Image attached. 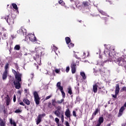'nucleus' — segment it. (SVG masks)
I'll return each mask as SVG.
<instances>
[{"label": "nucleus", "instance_id": "79ce46f5", "mask_svg": "<svg viewBox=\"0 0 126 126\" xmlns=\"http://www.w3.org/2000/svg\"><path fill=\"white\" fill-rule=\"evenodd\" d=\"M21 112H22V111L21 110H20V109H16L15 111V113H21Z\"/></svg>", "mask_w": 126, "mask_h": 126}, {"label": "nucleus", "instance_id": "bf43d9fd", "mask_svg": "<svg viewBox=\"0 0 126 126\" xmlns=\"http://www.w3.org/2000/svg\"><path fill=\"white\" fill-rule=\"evenodd\" d=\"M65 126H69V123H68V122H65Z\"/></svg>", "mask_w": 126, "mask_h": 126}, {"label": "nucleus", "instance_id": "de8ad7c7", "mask_svg": "<svg viewBox=\"0 0 126 126\" xmlns=\"http://www.w3.org/2000/svg\"><path fill=\"white\" fill-rule=\"evenodd\" d=\"M66 72H68L69 71V66H67L65 70Z\"/></svg>", "mask_w": 126, "mask_h": 126}, {"label": "nucleus", "instance_id": "5701e85b", "mask_svg": "<svg viewBox=\"0 0 126 126\" xmlns=\"http://www.w3.org/2000/svg\"><path fill=\"white\" fill-rule=\"evenodd\" d=\"M0 126H5V122L2 120L1 118H0Z\"/></svg>", "mask_w": 126, "mask_h": 126}, {"label": "nucleus", "instance_id": "7ed1b4c3", "mask_svg": "<svg viewBox=\"0 0 126 126\" xmlns=\"http://www.w3.org/2000/svg\"><path fill=\"white\" fill-rule=\"evenodd\" d=\"M28 39L33 43H34V42L37 41V38H36V36H35V34L34 33H29L26 34V36H25V41H28Z\"/></svg>", "mask_w": 126, "mask_h": 126}, {"label": "nucleus", "instance_id": "58836bf2", "mask_svg": "<svg viewBox=\"0 0 126 126\" xmlns=\"http://www.w3.org/2000/svg\"><path fill=\"white\" fill-rule=\"evenodd\" d=\"M121 92H124V91H125L126 92V87H123L121 90Z\"/></svg>", "mask_w": 126, "mask_h": 126}, {"label": "nucleus", "instance_id": "774afa93", "mask_svg": "<svg viewBox=\"0 0 126 126\" xmlns=\"http://www.w3.org/2000/svg\"><path fill=\"white\" fill-rule=\"evenodd\" d=\"M107 126H111V124H108Z\"/></svg>", "mask_w": 126, "mask_h": 126}, {"label": "nucleus", "instance_id": "3c124183", "mask_svg": "<svg viewBox=\"0 0 126 126\" xmlns=\"http://www.w3.org/2000/svg\"><path fill=\"white\" fill-rule=\"evenodd\" d=\"M118 94H116V93H115V95L112 94V97H113V98H117V96H118Z\"/></svg>", "mask_w": 126, "mask_h": 126}, {"label": "nucleus", "instance_id": "09e8293b", "mask_svg": "<svg viewBox=\"0 0 126 126\" xmlns=\"http://www.w3.org/2000/svg\"><path fill=\"white\" fill-rule=\"evenodd\" d=\"M60 71H61V70H60V69H55V72L56 73H59V72H60Z\"/></svg>", "mask_w": 126, "mask_h": 126}, {"label": "nucleus", "instance_id": "49530a36", "mask_svg": "<svg viewBox=\"0 0 126 126\" xmlns=\"http://www.w3.org/2000/svg\"><path fill=\"white\" fill-rule=\"evenodd\" d=\"M52 97V94L47 96L46 98H45V100H49V99H50V98H51Z\"/></svg>", "mask_w": 126, "mask_h": 126}, {"label": "nucleus", "instance_id": "603ef678", "mask_svg": "<svg viewBox=\"0 0 126 126\" xmlns=\"http://www.w3.org/2000/svg\"><path fill=\"white\" fill-rule=\"evenodd\" d=\"M21 93L22 92L20 91H18L17 92V94L19 95V96H21Z\"/></svg>", "mask_w": 126, "mask_h": 126}, {"label": "nucleus", "instance_id": "9d476101", "mask_svg": "<svg viewBox=\"0 0 126 126\" xmlns=\"http://www.w3.org/2000/svg\"><path fill=\"white\" fill-rule=\"evenodd\" d=\"M9 25H12L14 23V20L11 16H8L5 18Z\"/></svg>", "mask_w": 126, "mask_h": 126}, {"label": "nucleus", "instance_id": "c9c22d12", "mask_svg": "<svg viewBox=\"0 0 126 126\" xmlns=\"http://www.w3.org/2000/svg\"><path fill=\"white\" fill-rule=\"evenodd\" d=\"M60 118H61V121L62 123H63V122L64 121V117L63 116V114H61V117L60 116Z\"/></svg>", "mask_w": 126, "mask_h": 126}, {"label": "nucleus", "instance_id": "c756f323", "mask_svg": "<svg viewBox=\"0 0 126 126\" xmlns=\"http://www.w3.org/2000/svg\"><path fill=\"white\" fill-rule=\"evenodd\" d=\"M57 104V101H56V99H52V106H56Z\"/></svg>", "mask_w": 126, "mask_h": 126}, {"label": "nucleus", "instance_id": "5fc2aeb1", "mask_svg": "<svg viewBox=\"0 0 126 126\" xmlns=\"http://www.w3.org/2000/svg\"><path fill=\"white\" fill-rule=\"evenodd\" d=\"M48 107H49V108H52V103L51 102L48 103Z\"/></svg>", "mask_w": 126, "mask_h": 126}, {"label": "nucleus", "instance_id": "052dcab7", "mask_svg": "<svg viewBox=\"0 0 126 126\" xmlns=\"http://www.w3.org/2000/svg\"><path fill=\"white\" fill-rule=\"evenodd\" d=\"M20 105H21L22 106H24V103L21 102H20Z\"/></svg>", "mask_w": 126, "mask_h": 126}, {"label": "nucleus", "instance_id": "4468645a", "mask_svg": "<svg viewBox=\"0 0 126 126\" xmlns=\"http://www.w3.org/2000/svg\"><path fill=\"white\" fill-rule=\"evenodd\" d=\"M126 110V108L124 106L121 107V108L119 110V112L118 114V117H122L123 116V114L124 113V111Z\"/></svg>", "mask_w": 126, "mask_h": 126}, {"label": "nucleus", "instance_id": "a211bd4d", "mask_svg": "<svg viewBox=\"0 0 126 126\" xmlns=\"http://www.w3.org/2000/svg\"><path fill=\"white\" fill-rule=\"evenodd\" d=\"M65 115L67 118H70V111H69V109H66V111L65 112Z\"/></svg>", "mask_w": 126, "mask_h": 126}, {"label": "nucleus", "instance_id": "a878e982", "mask_svg": "<svg viewBox=\"0 0 126 126\" xmlns=\"http://www.w3.org/2000/svg\"><path fill=\"white\" fill-rule=\"evenodd\" d=\"M12 6L14 9L18 11V7H17V5L16 3H12Z\"/></svg>", "mask_w": 126, "mask_h": 126}, {"label": "nucleus", "instance_id": "e2e57ef3", "mask_svg": "<svg viewBox=\"0 0 126 126\" xmlns=\"http://www.w3.org/2000/svg\"><path fill=\"white\" fill-rule=\"evenodd\" d=\"M46 74H48V75H52L49 72L47 71L46 73H45Z\"/></svg>", "mask_w": 126, "mask_h": 126}, {"label": "nucleus", "instance_id": "7c9ffc66", "mask_svg": "<svg viewBox=\"0 0 126 126\" xmlns=\"http://www.w3.org/2000/svg\"><path fill=\"white\" fill-rule=\"evenodd\" d=\"M59 3L60 4H61L62 6H63L64 5V4H65L64 2H63V0H60L59 1Z\"/></svg>", "mask_w": 126, "mask_h": 126}, {"label": "nucleus", "instance_id": "393cba45", "mask_svg": "<svg viewBox=\"0 0 126 126\" xmlns=\"http://www.w3.org/2000/svg\"><path fill=\"white\" fill-rule=\"evenodd\" d=\"M98 10L99 12L102 14V15H104L105 16H107V15H108V14H107V13H106V12H104L103 10L101 9H98Z\"/></svg>", "mask_w": 126, "mask_h": 126}, {"label": "nucleus", "instance_id": "b1692460", "mask_svg": "<svg viewBox=\"0 0 126 126\" xmlns=\"http://www.w3.org/2000/svg\"><path fill=\"white\" fill-rule=\"evenodd\" d=\"M57 87H58V89H59L60 90H62V89H63V87L61 86V82H59L57 84Z\"/></svg>", "mask_w": 126, "mask_h": 126}, {"label": "nucleus", "instance_id": "f704fd0d", "mask_svg": "<svg viewBox=\"0 0 126 126\" xmlns=\"http://www.w3.org/2000/svg\"><path fill=\"white\" fill-rule=\"evenodd\" d=\"M60 91L62 94L63 98H65V93H64V92H63V89L60 90Z\"/></svg>", "mask_w": 126, "mask_h": 126}, {"label": "nucleus", "instance_id": "69168bd1", "mask_svg": "<svg viewBox=\"0 0 126 126\" xmlns=\"http://www.w3.org/2000/svg\"><path fill=\"white\" fill-rule=\"evenodd\" d=\"M58 126H63V125L58 123Z\"/></svg>", "mask_w": 126, "mask_h": 126}, {"label": "nucleus", "instance_id": "338daca9", "mask_svg": "<svg viewBox=\"0 0 126 126\" xmlns=\"http://www.w3.org/2000/svg\"><path fill=\"white\" fill-rule=\"evenodd\" d=\"M122 126H126V124H123V125H122Z\"/></svg>", "mask_w": 126, "mask_h": 126}, {"label": "nucleus", "instance_id": "cd10ccee", "mask_svg": "<svg viewBox=\"0 0 126 126\" xmlns=\"http://www.w3.org/2000/svg\"><path fill=\"white\" fill-rule=\"evenodd\" d=\"M10 124H11L13 126H16V123L15 122L13 121L12 119H10Z\"/></svg>", "mask_w": 126, "mask_h": 126}, {"label": "nucleus", "instance_id": "f3484780", "mask_svg": "<svg viewBox=\"0 0 126 126\" xmlns=\"http://www.w3.org/2000/svg\"><path fill=\"white\" fill-rule=\"evenodd\" d=\"M7 72H8V70H5L2 75V80H4V79H6V77H7Z\"/></svg>", "mask_w": 126, "mask_h": 126}, {"label": "nucleus", "instance_id": "2f4dec72", "mask_svg": "<svg viewBox=\"0 0 126 126\" xmlns=\"http://www.w3.org/2000/svg\"><path fill=\"white\" fill-rule=\"evenodd\" d=\"M51 48L52 51H54V52H56V51L58 50L57 47L54 45L51 47Z\"/></svg>", "mask_w": 126, "mask_h": 126}, {"label": "nucleus", "instance_id": "1a4fd4ad", "mask_svg": "<svg viewBox=\"0 0 126 126\" xmlns=\"http://www.w3.org/2000/svg\"><path fill=\"white\" fill-rule=\"evenodd\" d=\"M65 42L66 44L67 45L68 48L70 49V48H73L74 47V44L70 42V38L68 37H66L65 38Z\"/></svg>", "mask_w": 126, "mask_h": 126}, {"label": "nucleus", "instance_id": "20e7f679", "mask_svg": "<svg viewBox=\"0 0 126 126\" xmlns=\"http://www.w3.org/2000/svg\"><path fill=\"white\" fill-rule=\"evenodd\" d=\"M5 31H6V30L0 27V37H1L3 40L7 39V32Z\"/></svg>", "mask_w": 126, "mask_h": 126}, {"label": "nucleus", "instance_id": "c03bdc74", "mask_svg": "<svg viewBox=\"0 0 126 126\" xmlns=\"http://www.w3.org/2000/svg\"><path fill=\"white\" fill-rule=\"evenodd\" d=\"M55 122H56V124H58L60 122V119H59V118H56Z\"/></svg>", "mask_w": 126, "mask_h": 126}, {"label": "nucleus", "instance_id": "680f3d73", "mask_svg": "<svg viewBox=\"0 0 126 126\" xmlns=\"http://www.w3.org/2000/svg\"><path fill=\"white\" fill-rule=\"evenodd\" d=\"M94 117H95V116L93 115L92 118H91V121L94 119Z\"/></svg>", "mask_w": 126, "mask_h": 126}, {"label": "nucleus", "instance_id": "72a5a7b5", "mask_svg": "<svg viewBox=\"0 0 126 126\" xmlns=\"http://www.w3.org/2000/svg\"><path fill=\"white\" fill-rule=\"evenodd\" d=\"M98 112H99V109L98 108L95 109V111L93 114V116H96V115L98 114Z\"/></svg>", "mask_w": 126, "mask_h": 126}, {"label": "nucleus", "instance_id": "4c0bfd02", "mask_svg": "<svg viewBox=\"0 0 126 126\" xmlns=\"http://www.w3.org/2000/svg\"><path fill=\"white\" fill-rule=\"evenodd\" d=\"M68 93L70 94V95H71L72 94V91H71V88H68Z\"/></svg>", "mask_w": 126, "mask_h": 126}, {"label": "nucleus", "instance_id": "473e14b6", "mask_svg": "<svg viewBox=\"0 0 126 126\" xmlns=\"http://www.w3.org/2000/svg\"><path fill=\"white\" fill-rule=\"evenodd\" d=\"M20 49V46L19 45H16L14 47V50L16 51H19Z\"/></svg>", "mask_w": 126, "mask_h": 126}, {"label": "nucleus", "instance_id": "39448f33", "mask_svg": "<svg viewBox=\"0 0 126 126\" xmlns=\"http://www.w3.org/2000/svg\"><path fill=\"white\" fill-rule=\"evenodd\" d=\"M76 7H77L80 10L81 9H89V3L87 1H84L83 2L82 6L80 5H76Z\"/></svg>", "mask_w": 126, "mask_h": 126}, {"label": "nucleus", "instance_id": "412c9836", "mask_svg": "<svg viewBox=\"0 0 126 126\" xmlns=\"http://www.w3.org/2000/svg\"><path fill=\"white\" fill-rule=\"evenodd\" d=\"M88 56H89V52L88 51L87 52H84L83 59H86Z\"/></svg>", "mask_w": 126, "mask_h": 126}, {"label": "nucleus", "instance_id": "37998d69", "mask_svg": "<svg viewBox=\"0 0 126 126\" xmlns=\"http://www.w3.org/2000/svg\"><path fill=\"white\" fill-rule=\"evenodd\" d=\"M56 111H59L61 112L62 111V107L60 106H58Z\"/></svg>", "mask_w": 126, "mask_h": 126}, {"label": "nucleus", "instance_id": "bb28decb", "mask_svg": "<svg viewBox=\"0 0 126 126\" xmlns=\"http://www.w3.org/2000/svg\"><path fill=\"white\" fill-rule=\"evenodd\" d=\"M23 102H24V103H25V104H26L27 105L30 104V101H29V100H28L26 98L24 99Z\"/></svg>", "mask_w": 126, "mask_h": 126}, {"label": "nucleus", "instance_id": "ddd939ff", "mask_svg": "<svg viewBox=\"0 0 126 126\" xmlns=\"http://www.w3.org/2000/svg\"><path fill=\"white\" fill-rule=\"evenodd\" d=\"M75 66H76V64L75 63H72L71 64V71L72 73H75V71H76V69L75 68Z\"/></svg>", "mask_w": 126, "mask_h": 126}, {"label": "nucleus", "instance_id": "c85d7f7f", "mask_svg": "<svg viewBox=\"0 0 126 126\" xmlns=\"http://www.w3.org/2000/svg\"><path fill=\"white\" fill-rule=\"evenodd\" d=\"M41 120H42V118H41V117L38 116L37 119L36 121V125H39V124H40V123H41Z\"/></svg>", "mask_w": 126, "mask_h": 126}, {"label": "nucleus", "instance_id": "dca6fc26", "mask_svg": "<svg viewBox=\"0 0 126 126\" xmlns=\"http://www.w3.org/2000/svg\"><path fill=\"white\" fill-rule=\"evenodd\" d=\"M120 93V85L119 84H116L115 87V93L116 94H119Z\"/></svg>", "mask_w": 126, "mask_h": 126}, {"label": "nucleus", "instance_id": "f257e3e1", "mask_svg": "<svg viewBox=\"0 0 126 126\" xmlns=\"http://www.w3.org/2000/svg\"><path fill=\"white\" fill-rule=\"evenodd\" d=\"M105 47L104 54V57L107 58L108 62H115L119 65H123L126 64V60L124 59V56L122 57H119V54L116 53L115 52V46L111 45H104Z\"/></svg>", "mask_w": 126, "mask_h": 126}, {"label": "nucleus", "instance_id": "aec40b11", "mask_svg": "<svg viewBox=\"0 0 126 126\" xmlns=\"http://www.w3.org/2000/svg\"><path fill=\"white\" fill-rule=\"evenodd\" d=\"M54 114L58 118H61V111L59 110H56L54 112Z\"/></svg>", "mask_w": 126, "mask_h": 126}, {"label": "nucleus", "instance_id": "e433bc0d", "mask_svg": "<svg viewBox=\"0 0 126 126\" xmlns=\"http://www.w3.org/2000/svg\"><path fill=\"white\" fill-rule=\"evenodd\" d=\"M105 63H106V61H104V62H98V64H99V65H101V66H103V65H104Z\"/></svg>", "mask_w": 126, "mask_h": 126}, {"label": "nucleus", "instance_id": "ea45409f", "mask_svg": "<svg viewBox=\"0 0 126 126\" xmlns=\"http://www.w3.org/2000/svg\"><path fill=\"white\" fill-rule=\"evenodd\" d=\"M45 116H46V114L45 113H43L42 114L39 115L38 116L42 119V118L45 117Z\"/></svg>", "mask_w": 126, "mask_h": 126}, {"label": "nucleus", "instance_id": "a18cd8bd", "mask_svg": "<svg viewBox=\"0 0 126 126\" xmlns=\"http://www.w3.org/2000/svg\"><path fill=\"white\" fill-rule=\"evenodd\" d=\"M8 63H7L6 65H5V70H7V68H8Z\"/></svg>", "mask_w": 126, "mask_h": 126}, {"label": "nucleus", "instance_id": "6e6552de", "mask_svg": "<svg viewBox=\"0 0 126 126\" xmlns=\"http://www.w3.org/2000/svg\"><path fill=\"white\" fill-rule=\"evenodd\" d=\"M20 82H21V77L18 79H16V80L14 81L16 89H20V88L21 87Z\"/></svg>", "mask_w": 126, "mask_h": 126}, {"label": "nucleus", "instance_id": "f8f14e48", "mask_svg": "<svg viewBox=\"0 0 126 126\" xmlns=\"http://www.w3.org/2000/svg\"><path fill=\"white\" fill-rule=\"evenodd\" d=\"M12 72L13 73H14L15 76V79H18L19 78H20V77H21L22 76V74H20L19 72H16V71H15V70H12Z\"/></svg>", "mask_w": 126, "mask_h": 126}, {"label": "nucleus", "instance_id": "4be33fe9", "mask_svg": "<svg viewBox=\"0 0 126 126\" xmlns=\"http://www.w3.org/2000/svg\"><path fill=\"white\" fill-rule=\"evenodd\" d=\"M80 75L82 76L83 79H86V75H85V73H84V72H81Z\"/></svg>", "mask_w": 126, "mask_h": 126}, {"label": "nucleus", "instance_id": "2eb2a0df", "mask_svg": "<svg viewBox=\"0 0 126 126\" xmlns=\"http://www.w3.org/2000/svg\"><path fill=\"white\" fill-rule=\"evenodd\" d=\"M99 84L96 83L93 86V91L94 93H97V90Z\"/></svg>", "mask_w": 126, "mask_h": 126}, {"label": "nucleus", "instance_id": "13d9d810", "mask_svg": "<svg viewBox=\"0 0 126 126\" xmlns=\"http://www.w3.org/2000/svg\"><path fill=\"white\" fill-rule=\"evenodd\" d=\"M11 37L12 39H14L16 37L15 35H14V34H11Z\"/></svg>", "mask_w": 126, "mask_h": 126}, {"label": "nucleus", "instance_id": "864d4df0", "mask_svg": "<svg viewBox=\"0 0 126 126\" xmlns=\"http://www.w3.org/2000/svg\"><path fill=\"white\" fill-rule=\"evenodd\" d=\"M16 96L15 95V94H14L13 96V101L16 102Z\"/></svg>", "mask_w": 126, "mask_h": 126}, {"label": "nucleus", "instance_id": "4d7b16f0", "mask_svg": "<svg viewBox=\"0 0 126 126\" xmlns=\"http://www.w3.org/2000/svg\"><path fill=\"white\" fill-rule=\"evenodd\" d=\"M74 57L76 58V59H78V60H80V58L77 57V55H76V54H74Z\"/></svg>", "mask_w": 126, "mask_h": 126}, {"label": "nucleus", "instance_id": "9b49d317", "mask_svg": "<svg viewBox=\"0 0 126 126\" xmlns=\"http://www.w3.org/2000/svg\"><path fill=\"white\" fill-rule=\"evenodd\" d=\"M99 71L100 72V74L102 75V76H104V75H106L107 74V73L108 72V70H107L105 68H102L101 69H99Z\"/></svg>", "mask_w": 126, "mask_h": 126}, {"label": "nucleus", "instance_id": "0e129e2a", "mask_svg": "<svg viewBox=\"0 0 126 126\" xmlns=\"http://www.w3.org/2000/svg\"><path fill=\"white\" fill-rule=\"evenodd\" d=\"M123 107H125V108H126V102L125 103V104H124Z\"/></svg>", "mask_w": 126, "mask_h": 126}, {"label": "nucleus", "instance_id": "6ab92c4d", "mask_svg": "<svg viewBox=\"0 0 126 126\" xmlns=\"http://www.w3.org/2000/svg\"><path fill=\"white\" fill-rule=\"evenodd\" d=\"M6 104L7 106H8L10 104V98L8 95L6 96Z\"/></svg>", "mask_w": 126, "mask_h": 126}, {"label": "nucleus", "instance_id": "0eeeda50", "mask_svg": "<svg viewBox=\"0 0 126 126\" xmlns=\"http://www.w3.org/2000/svg\"><path fill=\"white\" fill-rule=\"evenodd\" d=\"M33 96L36 105H39V104H40V100H41V98L39 97L38 93H37V92H34L33 93Z\"/></svg>", "mask_w": 126, "mask_h": 126}, {"label": "nucleus", "instance_id": "8fccbe9b", "mask_svg": "<svg viewBox=\"0 0 126 126\" xmlns=\"http://www.w3.org/2000/svg\"><path fill=\"white\" fill-rule=\"evenodd\" d=\"M73 117H76V112L75 111H73L72 112Z\"/></svg>", "mask_w": 126, "mask_h": 126}, {"label": "nucleus", "instance_id": "6e6d98bb", "mask_svg": "<svg viewBox=\"0 0 126 126\" xmlns=\"http://www.w3.org/2000/svg\"><path fill=\"white\" fill-rule=\"evenodd\" d=\"M80 100H81V99L79 96H78V97L76 98V101H77V102L80 101Z\"/></svg>", "mask_w": 126, "mask_h": 126}, {"label": "nucleus", "instance_id": "a19ab883", "mask_svg": "<svg viewBox=\"0 0 126 126\" xmlns=\"http://www.w3.org/2000/svg\"><path fill=\"white\" fill-rule=\"evenodd\" d=\"M63 101H64V99L63 98V99H62L61 100H58L57 103L58 104H62V103L63 102Z\"/></svg>", "mask_w": 126, "mask_h": 126}, {"label": "nucleus", "instance_id": "423d86ee", "mask_svg": "<svg viewBox=\"0 0 126 126\" xmlns=\"http://www.w3.org/2000/svg\"><path fill=\"white\" fill-rule=\"evenodd\" d=\"M17 32L18 33V34H20V35H22L23 36H24V35L26 36V35L28 34L27 33V31L23 27H21L19 31H17Z\"/></svg>", "mask_w": 126, "mask_h": 126}, {"label": "nucleus", "instance_id": "f03ea898", "mask_svg": "<svg viewBox=\"0 0 126 126\" xmlns=\"http://www.w3.org/2000/svg\"><path fill=\"white\" fill-rule=\"evenodd\" d=\"M42 50H43V48L40 46L35 47V52L34 53L35 56H33L34 60L36 61L38 64H39V65L40 64H41V57H42Z\"/></svg>", "mask_w": 126, "mask_h": 126}]
</instances>
